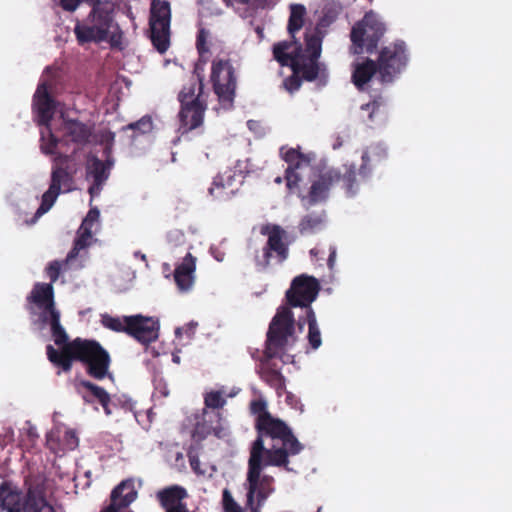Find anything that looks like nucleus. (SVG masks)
Listing matches in <instances>:
<instances>
[{
	"instance_id": "obj_12",
	"label": "nucleus",
	"mask_w": 512,
	"mask_h": 512,
	"mask_svg": "<svg viewBox=\"0 0 512 512\" xmlns=\"http://www.w3.org/2000/svg\"><path fill=\"white\" fill-rule=\"evenodd\" d=\"M170 23V3L166 0H152L149 20L151 41L160 53H165L170 46Z\"/></svg>"
},
{
	"instance_id": "obj_9",
	"label": "nucleus",
	"mask_w": 512,
	"mask_h": 512,
	"mask_svg": "<svg viewBox=\"0 0 512 512\" xmlns=\"http://www.w3.org/2000/svg\"><path fill=\"white\" fill-rule=\"evenodd\" d=\"M210 81L219 103L231 108L236 96L237 76L230 59L215 58L211 65Z\"/></svg>"
},
{
	"instance_id": "obj_53",
	"label": "nucleus",
	"mask_w": 512,
	"mask_h": 512,
	"mask_svg": "<svg viewBox=\"0 0 512 512\" xmlns=\"http://www.w3.org/2000/svg\"><path fill=\"white\" fill-rule=\"evenodd\" d=\"M83 249L84 248H78V245L76 243H74L72 249L69 251V253L67 255V260L75 259L78 256L79 252Z\"/></svg>"
},
{
	"instance_id": "obj_7",
	"label": "nucleus",
	"mask_w": 512,
	"mask_h": 512,
	"mask_svg": "<svg viewBox=\"0 0 512 512\" xmlns=\"http://www.w3.org/2000/svg\"><path fill=\"white\" fill-rule=\"evenodd\" d=\"M102 325L114 332H122L134 338L139 343L148 346L159 337L160 325L158 320L141 314L115 317L109 314L101 315Z\"/></svg>"
},
{
	"instance_id": "obj_13",
	"label": "nucleus",
	"mask_w": 512,
	"mask_h": 512,
	"mask_svg": "<svg viewBox=\"0 0 512 512\" xmlns=\"http://www.w3.org/2000/svg\"><path fill=\"white\" fill-rule=\"evenodd\" d=\"M320 289L317 278L307 274L296 276L285 293L287 307L290 309L292 307L304 308L305 314H307V310L313 309L311 304L316 300Z\"/></svg>"
},
{
	"instance_id": "obj_44",
	"label": "nucleus",
	"mask_w": 512,
	"mask_h": 512,
	"mask_svg": "<svg viewBox=\"0 0 512 512\" xmlns=\"http://www.w3.org/2000/svg\"><path fill=\"white\" fill-rule=\"evenodd\" d=\"M208 31L204 28L200 29L196 38V48L198 54L203 57V53H209V46L207 43Z\"/></svg>"
},
{
	"instance_id": "obj_47",
	"label": "nucleus",
	"mask_w": 512,
	"mask_h": 512,
	"mask_svg": "<svg viewBox=\"0 0 512 512\" xmlns=\"http://www.w3.org/2000/svg\"><path fill=\"white\" fill-rule=\"evenodd\" d=\"M298 74H293L292 76L288 77L284 81V85L287 90L289 91H295L298 90L301 86V79L297 76Z\"/></svg>"
},
{
	"instance_id": "obj_46",
	"label": "nucleus",
	"mask_w": 512,
	"mask_h": 512,
	"mask_svg": "<svg viewBox=\"0 0 512 512\" xmlns=\"http://www.w3.org/2000/svg\"><path fill=\"white\" fill-rule=\"evenodd\" d=\"M99 217H100V212L99 210L94 207V208H91L86 217L83 219L82 221V226H85V227H90L92 228L93 225L99 220Z\"/></svg>"
},
{
	"instance_id": "obj_8",
	"label": "nucleus",
	"mask_w": 512,
	"mask_h": 512,
	"mask_svg": "<svg viewBox=\"0 0 512 512\" xmlns=\"http://www.w3.org/2000/svg\"><path fill=\"white\" fill-rule=\"evenodd\" d=\"M385 31V24L380 17L372 10L366 12L364 17L354 24L350 32L353 53L361 54L364 51L373 53Z\"/></svg>"
},
{
	"instance_id": "obj_34",
	"label": "nucleus",
	"mask_w": 512,
	"mask_h": 512,
	"mask_svg": "<svg viewBox=\"0 0 512 512\" xmlns=\"http://www.w3.org/2000/svg\"><path fill=\"white\" fill-rule=\"evenodd\" d=\"M36 323L42 327L50 326L52 338L57 346L63 348L70 343L65 329L60 323V312L53 313L44 319L36 321Z\"/></svg>"
},
{
	"instance_id": "obj_57",
	"label": "nucleus",
	"mask_w": 512,
	"mask_h": 512,
	"mask_svg": "<svg viewBox=\"0 0 512 512\" xmlns=\"http://www.w3.org/2000/svg\"><path fill=\"white\" fill-rule=\"evenodd\" d=\"M80 1H81V3H86L90 8L103 2V0H80Z\"/></svg>"
},
{
	"instance_id": "obj_28",
	"label": "nucleus",
	"mask_w": 512,
	"mask_h": 512,
	"mask_svg": "<svg viewBox=\"0 0 512 512\" xmlns=\"http://www.w3.org/2000/svg\"><path fill=\"white\" fill-rule=\"evenodd\" d=\"M195 268L196 258L191 253H187L183 261L176 266L174 280L181 291H187L192 287Z\"/></svg>"
},
{
	"instance_id": "obj_26",
	"label": "nucleus",
	"mask_w": 512,
	"mask_h": 512,
	"mask_svg": "<svg viewBox=\"0 0 512 512\" xmlns=\"http://www.w3.org/2000/svg\"><path fill=\"white\" fill-rule=\"evenodd\" d=\"M199 65L194 69L196 80L183 86L178 94L180 106L188 105L189 103H207V94L204 93V75L198 72Z\"/></svg>"
},
{
	"instance_id": "obj_36",
	"label": "nucleus",
	"mask_w": 512,
	"mask_h": 512,
	"mask_svg": "<svg viewBox=\"0 0 512 512\" xmlns=\"http://www.w3.org/2000/svg\"><path fill=\"white\" fill-rule=\"evenodd\" d=\"M361 110L367 112L366 122L369 124H374L384 120L385 118V101L381 96H379L373 101L361 105Z\"/></svg>"
},
{
	"instance_id": "obj_37",
	"label": "nucleus",
	"mask_w": 512,
	"mask_h": 512,
	"mask_svg": "<svg viewBox=\"0 0 512 512\" xmlns=\"http://www.w3.org/2000/svg\"><path fill=\"white\" fill-rule=\"evenodd\" d=\"M324 212L316 214L311 213L305 215L300 223H299V231L301 234H310L315 233L319 229H321L323 223H324Z\"/></svg>"
},
{
	"instance_id": "obj_10",
	"label": "nucleus",
	"mask_w": 512,
	"mask_h": 512,
	"mask_svg": "<svg viewBox=\"0 0 512 512\" xmlns=\"http://www.w3.org/2000/svg\"><path fill=\"white\" fill-rule=\"evenodd\" d=\"M260 233L267 236V242L262 249V255L255 256V263L259 270H266L273 255L278 263H283L289 256L288 233L278 224H265Z\"/></svg>"
},
{
	"instance_id": "obj_1",
	"label": "nucleus",
	"mask_w": 512,
	"mask_h": 512,
	"mask_svg": "<svg viewBox=\"0 0 512 512\" xmlns=\"http://www.w3.org/2000/svg\"><path fill=\"white\" fill-rule=\"evenodd\" d=\"M255 428L257 437L250 448L246 477L263 479L262 471L267 466L289 470V456L297 455L303 449L290 427L270 413H264L257 416Z\"/></svg>"
},
{
	"instance_id": "obj_55",
	"label": "nucleus",
	"mask_w": 512,
	"mask_h": 512,
	"mask_svg": "<svg viewBox=\"0 0 512 512\" xmlns=\"http://www.w3.org/2000/svg\"><path fill=\"white\" fill-rule=\"evenodd\" d=\"M111 398L109 397V400L105 402V404H101V406L103 407V410L105 412L106 415H111L112 414V409H111Z\"/></svg>"
},
{
	"instance_id": "obj_32",
	"label": "nucleus",
	"mask_w": 512,
	"mask_h": 512,
	"mask_svg": "<svg viewBox=\"0 0 512 512\" xmlns=\"http://www.w3.org/2000/svg\"><path fill=\"white\" fill-rule=\"evenodd\" d=\"M64 131L72 142L79 145L87 144L92 135V128L78 120L65 121Z\"/></svg>"
},
{
	"instance_id": "obj_61",
	"label": "nucleus",
	"mask_w": 512,
	"mask_h": 512,
	"mask_svg": "<svg viewBox=\"0 0 512 512\" xmlns=\"http://www.w3.org/2000/svg\"><path fill=\"white\" fill-rule=\"evenodd\" d=\"M203 415H204V417H205L206 415H208V412L206 411V409H204V411H203Z\"/></svg>"
},
{
	"instance_id": "obj_39",
	"label": "nucleus",
	"mask_w": 512,
	"mask_h": 512,
	"mask_svg": "<svg viewBox=\"0 0 512 512\" xmlns=\"http://www.w3.org/2000/svg\"><path fill=\"white\" fill-rule=\"evenodd\" d=\"M133 130V137L150 133L153 129V121L149 115L143 116L136 122H132L127 126L123 127V130Z\"/></svg>"
},
{
	"instance_id": "obj_27",
	"label": "nucleus",
	"mask_w": 512,
	"mask_h": 512,
	"mask_svg": "<svg viewBox=\"0 0 512 512\" xmlns=\"http://www.w3.org/2000/svg\"><path fill=\"white\" fill-rule=\"evenodd\" d=\"M24 499L17 488L8 482L0 484V511L23 512Z\"/></svg>"
},
{
	"instance_id": "obj_40",
	"label": "nucleus",
	"mask_w": 512,
	"mask_h": 512,
	"mask_svg": "<svg viewBox=\"0 0 512 512\" xmlns=\"http://www.w3.org/2000/svg\"><path fill=\"white\" fill-rule=\"evenodd\" d=\"M205 408L219 410L226 404V399L223 397L220 391H211L204 396Z\"/></svg>"
},
{
	"instance_id": "obj_24",
	"label": "nucleus",
	"mask_w": 512,
	"mask_h": 512,
	"mask_svg": "<svg viewBox=\"0 0 512 512\" xmlns=\"http://www.w3.org/2000/svg\"><path fill=\"white\" fill-rule=\"evenodd\" d=\"M263 355L257 370L259 377L281 397L286 392V379L275 363Z\"/></svg>"
},
{
	"instance_id": "obj_2",
	"label": "nucleus",
	"mask_w": 512,
	"mask_h": 512,
	"mask_svg": "<svg viewBox=\"0 0 512 512\" xmlns=\"http://www.w3.org/2000/svg\"><path fill=\"white\" fill-rule=\"evenodd\" d=\"M46 354L48 360L64 372L72 369L73 361L80 362L90 377L103 380L112 378L109 372L111 357L109 352L96 340L82 339L80 337L70 341L58 351L52 345H47Z\"/></svg>"
},
{
	"instance_id": "obj_18",
	"label": "nucleus",
	"mask_w": 512,
	"mask_h": 512,
	"mask_svg": "<svg viewBox=\"0 0 512 512\" xmlns=\"http://www.w3.org/2000/svg\"><path fill=\"white\" fill-rule=\"evenodd\" d=\"M138 492L134 480L129 478L121 481L110 493V502L100 512H133L128 507L137 499Z\"/></svg>"
},
{
	"instance_id": "obj_31",
	"label": "nucleus",
	"mask_w": 512,
	"mask_h": 512,
	"mask_svg": "<svg viewBox=\"0 0 512 512\" xmlns=\"http://www.w3.org/2000/svg\"><path fill=\"white\" fill-rule=\"evenodd\" d=\"M113 164L114 160L109 157L105 161L100 160L96 156L91 157L86 167L87 178H92L93 181L105 183L109 178L110 169Z\"/></svg>"
},
{
	"instance_id": "obj_5",
	"label": "nucleus",
	"mask_w": 512,
	"mask_h": 512,
	"mask_svg": "<svg viewBox=\"0 0 512 512\" xmlns=\"http://www.w3.org/2000/svg\"><path fill=\"white\" fill-rule=\"evenodd\" d=\"M342 184L348 196H354L359 190L355 165H344L343 171L337 168H322L311 183L307 200L310 205L324 202L328 199L330 190L337 184Z\"/></svg>"
},
{
	"instance_id": "obj_11",
	"label": "nucleus",
	"mask_w": 512,
	"mask_h": 512,
	"mask_svg": "<svg viewBox=\"0 0 512 512\" xmlns=\"http://www.w3.org/2000/svg\"><path fill=\"white\" fill-rule=\"evenodd\" d=\"M407 62L408 55L403 41L383 47L376 61L380 82L392 83L405 69Z\"/></svg>"
},
{
	"instance_id": "obj_56",
	"label": "nucleus",
	"mask_w": 512,
	"mask_h": 512,
	"mask_svg": "<svg viewBox=\"0 0 512 512\" xmlns=\"http://www.w3.org/2000/svg\"><path fill=\"white\" fill-rule=\"evenodd\" d=\"M227 6H230V5H234L235 3L237 4H248L249 0H223Z\"/></svg>"
},
{
	"instance_id": "obj_4",
	"label": "nucleus",
	"mask_w": 512,
	"mask_h": 512,
	"mask_svg": "<svg viewBox=\"0 0 512 512\" xmlns=\"http://www.w3.org/2000/svg\"><path fill=\"white\" fill-rule=\"evenodd\" d=\"M116 7L111 0L93 6L87 17L76 20L74 34L79 45L101 43L109 40L111 46L121 43L122 32L115 20Z\"/></svg>"
},
{
	"instance_id": "obj_6",
	"label": "nucleus",
	"mask_w": 512,
	"mask_h": 512,
	"mask_svg": "<svg viewBox=\"0 0 512 512\" xmlns=\"http://www.w3.org/2000/svg\"><path fill=\"white\" fill-rule=\"evenodd\" d=\"M295 318L289 307L281 306L272 318L266 335L264 356L281 358L289 345L295 342Z\"/></svg>"
},
{
	"instance_id": "obj_29",
	"label": "nucleus",
	"mask_w": 512,
	"mask_h": 512,
	"mask_svg": "<svg viewBox=\"0 0 512 512\" xmlns=\"http://www.w3.org/2000/svg\"><path fill=\"white\" fill-rule=\"evenodd\" d=\"M375 74H378V65L376 61L367 58L362 63H358L354 66L352 82L361 90Z\"/></svg>"
},
{
	"instance_id": "obj_45",
	"label": "nucleus",
	"mask_w": 512,
	"mask_h": 512,
	"mask_svg": "<svg viewBox=\"0 0 512 512\" xmlns=\"http://www.w3.org/2000/svg\"><path fill=\"white\" fill-rule=\"evenodd\" d=\"M61 265L58 261L49 263L46 268L47 276L49 277L51 284L57 281L60 275Z\"/></svg>"
},
{
	"instance_id": "obj_25",
	"label": "nucleus",
	"mask_w": 512,
	"mask_h": 512,
	"mask_svg": "<svg viewBox=\"0 0 512 512\" xmlns=\"http://www.w3.org/2000/svg\"><path fill=\"white\" fill-rule=\"evenodd\" d=\"M206 109L207 103L199 104L191 102L188 105L180 106L178 117L183 133L202 126Z\"/></svg>"
},
{
	"instance_id": "obj_50",
	"label": "nucleus",
	"mask_w": 512,
	"mask_h": 512,
	"mask_svg": "<svg viewBox=\"0 0 512 512\" xmlns=\"http://www.w3.org/2000/svg\"><path fill=\"white\" fill-rule=\"evenodd\" d=\"M251 411L254 414H257V416L263 415L264 413H269L266 410V403L261 400H256V401L251 402Z\"/></svg>"
},
{
	"instance_id": "obj_60",
	"label": "nucleus",
	"mask_w": 512,
	"mask_h": 512,
	"mask_svg": "<svg viewBox=\"0 0 512 512\" xmlns=\"http://www.w3.org/2000/svg\"><path fill=\"white\" fill-rule=\"evenodd\" d=\"M310 253H311L312 255H316V254H317V250H316L315 248H314V249H311Z\"/></svg>"
},
{
	"instance_id": "obj_19",
	"label": "nucleus",
	"mask_w": 512,
	"mask_h": 512,
	"mask_svg": "<svg viewBox=\"0 0 512 512\" xmlns=\"http://www.w3.org/2000/svg\"><path fill=\"white\" fill-rule=\"evenodd\" d=\"M156 500L165 512H189L184 502L188 492L183 486L174 484L164 487L156 492Z\"/></svg>"
},
{
	"instance_id": "obj_17",
	"label": "nucleus",
	"mask_w": 512,
	"mask_h": 512,
	"mask_svg": "<svg viewBox=\"0 0 512 512\" xmlns=\"http://www.w3.org/2000/svg\"><path fill=\"white\" fill-rule=\"evenodd\" d=\"M27 485L24 497V509L28 512H56L53 505L46 499L45 480L41 477L30 478L25 481Z\"/></svg>"
},
{
	"instance_id": "obj_33",
	"label": "nucleus",
	"mask_w": 512,
	"mask_h": 512,
	"mask_svg": "<svg viewBox=\"0 0 512 512\" xmlns=\"http://www.w3.org/2000/svg\"><path fill=\"white\" fill-rule=\"evenodd\" d=\"M305 323L308 325V343L313 350H317L322 344V338L316 314L313 309L307 310V314H305L304 317H299L298 326L300 329L303 328Z\"/></svg>"
},
{
	"instance_id": "obj_14",
	"label": "nucleus",
	"mask_w": 512,
	"mask_h": 512,
	"mask_svg": "<svg viewBox=\"0 0 512 512\" xmlns=\"http://www.w3.org/2000/svg\"><path fill=\"white\" fill-rule=\"evenodd\" d=\"M26 309L31 316L38 315L36 321L59 312L54 300V288L51 283L37 282L26 297Z\"/></svg>"
},
{
	"instance_id": "obj_59",
	"label": "nucleus",
	"mask_w": 512,
	"mask_h": 512,
	"mask_svg": "<svg viewBox=\"0 0 512 512\" xmlns=\"http://www.w3.org/2000/svg\"><path fill=\"white\" fill-rule=\"evenodd\" d=\"M215 417H217V421L220 422L221 414L219 412L215 414Z\"/></svg>"
},
{
	"instance_id": "obj_16",
	"label": "nucleus",
	"mask_w": 512,
	"mask_h": 512,
	"mask_svg": "<svg viewBox=\"0 0 512 512\" xmlns=\"http://www.w3.org/2000/svg\"><path fill=\"white\" fill-rule=\"evenodd\" d=\"M246 490L245 507L249 512H261L266 500L274 492V478L263 475V479L246 477L244 483Z\"/></svg>"
},
{
	"instance_id": "obj_41",
	"label": "nucleus",
	"mask_w": 512,
	"mask_h": 512,
	"mask_svg": "<svg viewBox=\"0 0 512 512\" xmlns=\"http://www.w3.org/2000/svg\"><path fill=\"white\" fill-rule=\"evenodd\" d=\"M92 236V228L81 225L74 243L78 245V248H87L91 244Z\"/></svg>"
},
{
	"instance_id": "obj_30",
	"label": "nucleus",
	"mask_w": 512,
	"mask_h": 512,
	"mask_svg": "<svg viewBox=\"0 0 512 512\" xmlns=\"http://www.w3.org/2000/svg\"><path fill=\"white\" fill-rule=\"evenodd\" d=\"M76 389L86 403H92L94 400H97L100 404H105L109 400V393L91 381L80 380L76 384Z\"/></svg>"
},
{
	"instance_id": "obj_62",
	"label": "nucleus",
	"mask_w": 512,
	"mask_h": 512,
	"mask_svg": "<svg viewBox=\"0 0 512 512\" xmlns=\"http://www.w3.org/2000/svg\"><path fill=\"white\" fill-rule=\"evenodd\" d=\"M317 512H321V507L318 508Z\"/></svg>"
},
{
	"instance_id": "obj_42",
	"label": "nucleus",
	"mask_w": 512,
	"mask_h": 512,
	"mask_svg": "<svg viewBox=\"0 0 512 512\" xmlns=\"http://www.w3.org/2000/svg\"><path fill=\"white\" fill-rule=\"evenodd\" d=\"M222 504L225 512H243L241 506L234 500L228 489L223 490Z\"/></svg>"
},
{
	"instance_id": "obj_35",
	"label": "nucleus",
	"mask_w": 512,
	"mask_h": 512,
	"mask_svg": "<svg viewBox=\"0 0 512 512\" xmlns=\"http://www.w3.org/2000/svg\"><path fill=\"white\" fill-rule=\"evenodd\" d=\"M306 8L302 4H292L290 6V15L288 19L287 31L291 37L290 41H298L296 33L300 31L304 25Z\"/></svg>"
},
{
	"instance_id": "obj_58",
	"label": "nucleus",
	"mask_w": 512,
	"mask_h": 512,
	"mask_svg": "<svg viewBox=\"0 0 512 512\" xmlns=\"http://www.w3.org/2000/svg\"><path fill=\"white\" fill-rule=\"evenodd\" d=\"M211 251H212V254H213L214 258L217 261H219V262L223 261V259H224V254L223 253H220V252L216 253V250H213V249H211Z\"/></svg>"
},
{
	"instance_id": "obj_22",
	"label": "nucleus",
	"mask_w": 512,
	"mask_h": 512,
	"mask_svg": "<svg viewBox=\"0 0 512 512\" xmlns=\"http://www.w3.org/2000/svg\"><path fill=\"white\" fill-rule=\"evenodd\" d=\"M241 175L235 170L227 169L219 173L209 188V194L215 199L226 200L231 198L238 190Z\"/></svg>"
},
{
	"instance_id": "obj_3",
	"label": "nucleus",
	"mask_w": 512,
	"mask_h": 512,
	"mask_svg": "<svg viewBox=\"0 0 512 512\" xmlns=\"http://www.w3.org/2000/svg\"><path fill=\"white\" fill-rule=\"evenodd\" d=\"M305 50L299 41H280L273 45V58L281 66H290L294 74L312 82L320 72L319 58L322 51V38L317 31L306 32Z\"/></svg>"
},
{
	"instance_id": "obj_23",
	"label": "nucleus",
	"mask_w": 512,
	"mask_h": 512,
	"mask_svg": "<svg viewBox=\"0 0 512 512\" xmlns=\"http://www.w3.org/2000/svg\"><path fill=\"white\" fill-rule=\"evenodd\" d=\"M362 164L356 172L359 184L366 180L373 169L380 166L387 159L386 148L382 144H372L367 147L362 154Z\"/></svg>"
},
{
	"instance_id": "obj_21",
	"label": "nucleus",
	"mask_w": 512,
	"mask_h": 512,
	"mask_svg": "<svg viewBox=\"0 0 512 512\" xmlns=\"http://www.w3.org/2000/svg\"><path fill=\"white\" fill-rule=\"evenodd\" d=\"M33 110L41 125H48L55 114L57 103L48 91L46 82L40 83L33 96Z\"/></svg>"
},
{
	"instance_id": "obj_38",
	"label": "nucleus",
	"mask_w": 512,
	"mask_h": 512,
	"mask_svg": "<svg viewBox=\"0 0 512 512\" xmlns=\"http://www.w3.org/2000/svg\"><path fill=\"white\" fill-rule=\"evenodd\" d=\"M60 193L59 189L49 185L48 190L42 195L41 204L31 220V224L35 223L40 216L51 209Z\"/></svg>"
},
{
	"instance_id": "obj_54",
	"label": "nucleus",
	"mask_w": 512,
	"mask_h": 512,
	"mask_svg": "<svg viewBox=\"0 0 512 512\" xmlns=\"http://www.w3.org/2000/svg\"><path fill=\"white\" fill-rule=\"evenodd\" d=\"M335 257H336V250H335V248L331 247L329 258H328V263H327L330 269H332L334 266Z\"/></svg>"
},
{
	"instance_id": "obj_43",
	"label": "nucleus",
	"mask_w": 512,
	"mask_h": 512,
	"mask_svg": "<svg viewBox=\"0 0 512 512\" xmlns=\"http://www.w3.org/2000/svg\"><path fill=\"white\" fill-rule=\"evenodd\" d=\"M213 431H215V427L211 424H207L205 420L203 422H197L193 430V438L203 440Z\"/></svg>"
},
{
	"instance_id": "obj_49",
	"label": "nucleus",
	"mask_w": 512,
	"mask_h": 512,
	"mask_svg": "<svg viewBox=\"0 0 512 512\" xmlns=\"http://www.w3.org/2000/svg\"><path fill=\"white\" fill-rule=\"evenodd\" d=\"M188 459H189V464L191 466V469L195 472V473H198V474H202L203 471L200 470V460H199V457L197 454L189 451L188 452Z\"/></svg>"
},
{
	"instance_id": "obj_20",
	"label": "nucleus",
	"mask_w": 512,
	"mask_h": 512,
	"mask_svg": "<svg viewBox=\"0 0 512 512\" xmlns=\"http://www.w3.org/2000/svg\"><path fill=\"white\" fill-rule=\"evenodd\" d=\"M73 155L59 154L54 159L51 171L50 185L59 189L60 192H70L74 183L75 170L70 168L69 163Z\"/></svg>"
},
{
	"instance_id": "obj_52",
	"label": "nucleus",
	"mask_w": 512,
	"mask_h": 512,
	"mask_svg": "<svg viewBox=\"0 0 512 512\" xmlns=\"http://www.w3.org/2000/svg\"><path fill=\"white\" fill-rule=\"evenodd\" d=\"M207 54L208 53H203V57L201 55H199V59H198L197 63L195 64V67L197 65H199L198 72L201 73L202 75H204V65L208 62Z\"/></svg>"
},
{
	"instance_id": "obj_48",
	"label": "nucleus",
	"mask_w": 512,
	"mask_h": 512,
	"mask_svg": "<svg viewBox=\"0 0 512 512\" xmlns=\"http://www.w3.org/2000/svg\"><path fill=\"white\" fill-rule=\"evenodd\" d=\"M80 0H60L59 6L67 12H74L80 6Z\"/></svg>"
},
{
	"instance_id": "obj_15",
	"label": "nucleus",
	"mask_w": 512,
	"mask_h": 512,
	"mask_svg": "<svg viewBox=\"0 0 512 512\" xmlns=\"http://www.w3.org/2000/svg\"><path fill=\"white\" fill-rule=\"evenodd\" d=\"M283 158L288 164L284 177L277 176L274 182L281 184L285 180L288 191L294 193L303 180V171L310 167V158L294 148L289 149Z\"/></svg>"
},
{
	"instance_id": "obj_51",
	"label": "nucleus",
	"mask_w": 512,
	"mask_h": 512,
	"mask_svg": "<svg viewBox=\"0 0 512 512\" xmlns=\"http://www.w3.org/2000/svg\"><path fill=\"white\" fill-rule=\"evenodd\" d=\"M103 184L104 182L93 181L92 185L88 189L92 198L100 194Z\"/></svg>"
}]
</instances>
